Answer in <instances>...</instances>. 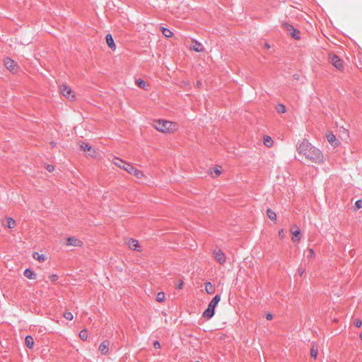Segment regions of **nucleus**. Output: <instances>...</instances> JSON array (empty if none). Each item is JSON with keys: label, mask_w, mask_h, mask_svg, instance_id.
Returning a JSON list of instances; mask_svg holds the SVG:
<instances>
[{"label": "nucleus", "mask_w": 362, "mask_h": 362, "mask_svg": "<svg viewBox=\"0 0 362 362\" xmlns=\"http://www.w3.org/2000/svg\"><path fill=\"white\" fill-rule=\"evenodd\" d=\"M23 275L29 279H35L37 274L30 269H25Z\"/></svg>", "instance_id": "a211bd4d"}, {"label": "nucleus", "mask_w": 362, "mask_h": 362, "mask_svg": "<svg viewBox=\"0 0 362 362\" xmlns=\"http://www.w3.org/2000/svg\"><path fill=\"white\" fill-rule=\"evenodd\" d=\"M153 346L155 349H160V342L158 341H155L153 342Z\"/></svg>", "instance_id": "e433bc0d"}, {"label": "nucleus", "mask_w": 362, "mask_h": 362, "mask_svg": "<svg viewBox=\"0 0 362 362\" xmlns=\"http://www.w3.org/2000/svg\"><path fill=\"white\" fill-rule=\"evenodd\" d=\"M284 28L289 32L291 35L295 39V40H299L300 39V31L297 29H296L292 25L285 23H284Z\"/></svg>", "instance_id": "423d86ee"}, {"label": "nucleus", "mask_w": 362, "mask_h": 362, "mask_svg": "<svg viewBox=\"0 0 362 362\" xmlns=\"http://www.w3.org/2000/svg\"><path fill=\"white\" fill-rule=\"evenodd\" d=\"M162 33L166 37H171L173 35V32L170 29L166 28H162Z\"/></svg>", "instance_id": "a878e982"}, {"label": "nucleus", "mask_w": 362, "mask_h": 362, "mask_svg": "<svg viewBox=\"0 0 362 362\" xmlns=\"http://www.w3.org/2000/svg\"><path fill=\"white\" fill-rule=\"evenodd\" d=\"M360 339H361L362 341V332L360 334Z\"/></svg>", "instance_id": "49530a36"}, {"label": "nucleus", "mask_w": 362, "mask_h": 362, "mask_svg": "<svg viewBox=\"0 0 362 362\" xmlns=\"http://www.w3.org/2000/svg\"><path fill=\"white\" fill-rule=\"evenodd\" d=\"M265 47L267 48H269L270 47V46H269V45L268 43H265Z\"/></svg>", "instance_id": "c03bdc74"}, {"label": "nucleus", "mask_w": 362, "mask_h": 362, "mask_svg": "<svg viewBox=\"0 0 362 362\" xmlns=\"http://www.w3.org/2000/svg\"><path fill=\"white\" fill-rule=\"evenodd\" d=\"M221 300L220 295H216L209 302L207 308L202 313V317H213L215 313V308Z\"/></svg>", "instance_id": "7ed1b4c3"}, {"label": "nucleus", "mask_w": 362, "mask_h": 362, "mask_svg": "<svg viewBox=\"0 0 362 362\" xmlns=\"http://www.w3.org/2000/svg\"><path fill=\"white\" fill-rule=\"evenodd\" d=\"M33 257L40 262H42L45 260V257L44 255H40L38 252H34L33 254Z\"/></svg>", "instance_id": "b1692460"}, {"label": "nucleus", "mask_w": 362, "mask_h": 362, "mask_svg": "<svg viewBox=\"0 0 362 362\" xmlns=\"http://www.w3.org/2000/svg\"><path fill=\"white\" fill-rule=\"evenodd\" d=\"M66 245L72 246H81L82 245V242L74 237H69L66 239Z\"/></svg>", "instance_id": "ddd939ff"}, {"label": "nucleus", "mask_w": 362, "mask_h": 362, "mask_svg": "<svg viewBox=\"0 0 362 362\" xmlns=\"http://www.w3.org/2000/svg\"><path fill=\"white\" fill-rule=\"evenodd\" d=\"M110 344V341L105 340L103 341L99 346V351L102 354H107L109 350V346Z\"/></svg>", "instance_id": "f8f14e48"}, {"label": "nucleus", "mask_w": 362, "mask_h": 362, "mask_svg": "<svg viewBox=\"0 0 362 362\" xmlns=\"http://www.w3.org/2000/svg\"><path fill=\"white\" fill-rule=\"evenodd\" d=\"M113 163L115 165L119 167L120 168H122V165L128 164L127 163L124 162V160H122L120 158H117V157L113 158Z\"/></svg>", "instance_id": "aec40b11"}, {"label": "nucleus", "mask_w": 362, "mask_h": 362, "mask_svg": "<svg viewBox=\"0 0 362 362\" xmlns=\"http://www.w3.org/2000/svg\"><path fill=\"white\" fill-rule=\"evenodd\" d=\"M356 206L358 209L362 208V199H359V200L356 202Z\"/></svg>", "instance_id": "f704fd0d"}, {"label": "nucleus", "mask_w": 362, "mask_h": 362, "mask_svg": "<svg viewBox=\"0 0 362 362\" xmlns=\"http://www.w3.org/2000/svg\"><path fill=\"white\" fill-rule=\"evenodd\" d=\"M318 353L317 346L315 344H313L310 349V356L315 359Z\"/></svg>", "instance_id": "5701e85b"}, {"label": "nucleus", "mask_w": 362, "mask_h": 362, "mask_svg": "<svg viewBox=\"0 0 362 362\" xmlns=\"http://www.w3.org/2000/svg\"><path fill=\"white\" fill-rule=\"evenodd\" d=\"M266 317H273V315H272V313H267V315H266Z\"/></svg>", "instance_id": "79ce46f5"}, {"label": "nucleus", "mask_w": 362, "mask_h": 362, "mask_svg": "<svg viewBox=\"0 0 362 362\" xmlns=\"http://www.w3.org/2000/svg\"><path fill=\"white\" fill-rule=\"evenodd\" d=\"M291 233L293 235L292 240L293 242H298L301 238V232L299 228L296 225L292 226L291 228Z\"/></svg>", "instance_id": "0eeeda50"}, {"label": "nucleus", "mask_w": 362, "mask_h": 362, "mask_svg": "<svg viewBox=\"0 0 362 362\" xmlns=\"http://www.w3.org/2000/svg\"><path fill=\"white\" fill-rule=\"evenodd\" d=\"M279 236L281 238H283L284 236V232L283 229H281L279 231Z\"/></svg>", "instance_id": "58836bf2"}, {"label": "nucleus", "mask_w": 362, "mask_h": 362, "mask_svg": "<svg viewBox=\"0 0 362 362\" xmlns=\"http://www.w3.org/2000/svg\"><path fill=\"white\" fill-rule=\"evenodd\" d=\"M136 83L139 88H143V89H147L148 86H147L146 81H144L143 79L139 78L136 80Z\"/></svg>", "instance_id": "393cba45"}, {"label": "nucleus", "mask_w": 362, "mask_h": 362, "mask_svg": "<svg viewBox=\"0 0 362 362\" xmlns=\"http://www.w3.org/2000/svg\"><path fill=\"white\" fill-rule=\"evenodd\" d=\"M327 139L329 141V143L333 146H337L339 144V141L337 139L336 136L332 133H329L327 135Z\"/></svg>", "instance_id": "dca6fc26"}, {"label": "nucleus", "mask_w": 362, "mask_h": 362, "mask_svg": "<svg viewBox=\"0 0 362 362\" xmlns=\"http://www.w3.org/2000/svg\"><path fill=\"white\" fill-rule=\"evenodd\" d=\"M190 48H191V49H192L197 52H202L204 50V46L202 45V44H201L200 42H199L197 40L193 41V45H192V47Z\"/></svg>", "instance_id": "4468645a"}, {"label": "nucleus", "mask_w": 362, "mask_h": 362, "mask_svg": "<svg viewBox=\"0 0 362 362\" xmlns=\"http://www.w3.org/2000/svg\"><path fill=\"white\" fill-rule=\"evenodd\" d=\"M309 252H310V257H313L315 256V252H314L313 249L310 248L309 249Z\"/></svg>", "instance_id": "ea45409f"}, {"label": "nucleus", "mask_w": 362, "mask_h": 362, "mask_svg": "<svg viewBox=\"0 0 362 362\" xmlns=\"http://www.w3.org/2000/svg\"><path fill=\"white\" fill-rule=\"evenodd\" d=\"M63 317H66V313H64V314L63 315Z\"/></svg>", "instance_id": "de8ad7c7"}, {"label": "nucleus", "mask_w": 362, "mask_h": 362, "mask_svg": "<svg viewBox=\"0 0 362 362\" xmlns=\"http://www.w3.org/2000/svg\"><path fill=\"white\" fill-rule=\"evenodd\" d=\"M105 40H106L107 46L113 50L115 49L116 45L115 44V42H114L112 35L111 34L106 35Z\"/></svg>", "instance_id": "2eb2a0df"}, {"label": "nucleus", "mask_w": 362, "mask_h": 362, "mask_svg": "<svg viewBox=\"0 0 362 362\" xmlns=\"http://www.w3.org/2000/svg\"><path fill=\"white\" fill-rule=\"evenodd\" d=\"M46 169L47 170V171L49 172H52L54 169V166L52 165H47V167H46Z\"/></svg>", "instance_id": "4c0bfd02"}, {"label": "nucleus", "mask_w": 362, "mask_h": 362, "mask_svg": "<svg viewBox=\"0 0 362 362\" xmlns=\"http://www.w3.org/2000/svg\"><path fill=\"white\" fill-rule=\"evenodd\" d=\"M267 214L271 220H275L276 218V215L275 212L270 209H267Z\"/></svg>", "instance_id": "cd10ccee"}, {"label": "nucleus", "mask_w": 362, "mask_h": 362, "mask_svg": "<svg viewBox=\"0 0 362 362\" xmlns=\"http://www.w3.org/2000/svg\"><path fill=\"white\" fill-rule=\"evenodd\" d=\"M297 151L303 155L311 163L321 164L324 163L325 158L322 151L312 145L308 140L303 139L297 145Z\"/></svg>", "instance_id": "f257e3e1"}, {"label": "nucleus", "mask_w": 362, "mask_h": 362, "mask_svg": "<svg viewBox=\"0 0 362 362\" xmlns=\"http://www.w3.org/2000/svg\"><path fill=\"white\" fill-rule=\"evenodd\" d=\"M263 143L266 146L271 147V146H272L274 141L270 136H264V139H263Z\"/></svg>", "instance_id": "412c9836"}, {"label": "nucleus", "mask_w": 362, "mask_h": 362, "mask_svg": "<svg viewBox=\"0 0 362 362\" xmlns=\"http://www.w3.org/2000/svg\"><path fill=\"white\" fill-rule=\"evenodd\" d=\"M165 297V293H163V292H158L157 296H156V300L158 302L161 303V302L164 301Z\"/></svg>", "instance_id": "c756f323"}, {"label": "nucleus", "mask_w": 362, "mask_h": 362, "mask_svg": "<svg viewBox=\"0 0 362 362\" xmlns=\"http://www.w3.org/2000/svg\"><path fill=\"white\" fill-rule=\"evenodd\" d=\"M201 84H202V83H201V82H200V81H197V87H199V86H201Z\"/></svg>", "instance_id": "37998d69"}, {"label": "nucleus", "mask_w": 362, "mask_h": 362, "mask_svg": "<svg viewBox=\"0 0 362 362\" xmlns=\"http://www.w3.org/2000/svg\"><path fill=\"white\" fill-rule=\"evenodd\" d=\"M122 169L125 170L129 174L136 176L137 178H141L144 176V173L141 170L136 169L132 164L129 163L122 165Z\"/></svg>", "instance_id": "20e7f679"}, {"label": "nucleus", "mask_w": 362, "mask_h": 362, "mask_svg": "<svg viewBox=\"0 0 362 362\" xmlns=\"http://www.w3.org/2000/svg\"><path fill=\"white\" fill-rule=\"evenodd\" d=\"M49 279L52 281H57L58 280L59 277L57 274H52L49 276Z\"/></svg>", "instance_id": "2f4dec72"}, {"label": "nucleus", "mask_w": 362, "mask_h": 362, "mask_svg": "<svg viewBox=\"0 0 362 362\" xmlns=\"http://www.w3.org/2000/svg\"><path fill=\"white\" fill-rule=\"evenodd\" d=\"M25 344L26 346L29 349L33 348L34 346V340L31 336H27L25 339Z\"/></svg>", "instance_id": "6ab92c4d"}, {"label": "nucleus", "mask_w": 362, "mask_h": 362, "mask_svg": "<svg viewBox=\"0 0 362 362\" xmlns=\"http://www.w3.org/2000/svg\"><path fill=\"white\" fill-rule=\"evenodd\" d=\"M125 243L131 250L139 251L140 245L137 240L129 238L125 242Z\"/></svg>", "instance_id": "9d476101"}, {"label": "nucleus", "mask_w": 362, "mask_h": 362, "mask_svg": "<svg viewBox=\"0 0 362 362\" xmlns=\"http://www.w3.org/2000/svg\"><path fill=\"white\" fill-rule=\"evenodd\" d=\"M67 314H68V315H69V317H74V316H73V315H72L71 313H68Z\"/></svg>", "instance_id": "a18cd8bd"}, {"label": "nucleus", "mask_w": 362, "mask_h": 362, "mask_svg": "<svg viewBox=\"0 0 362 362\" xmlns=\"http://www.w3.org/2000/svg\"><path fill=\"white\" fill-rule=\"evenodd\" d=\"M196 362H200V361H196Z\"/></svg>", "instance_id": "09e8293b"}, {"label": "nucleus", "mask_w": 362, "mask_h": 362, "mask_svg": "<svg viewBox=\"0 0 362 362\" xmlns=\"http://www.w3.org/2000/svg\"><path fill=\"white\" fill-rule=\"evenodd\" d=\"M329 62L338 70H342L344 68L343 61L336 54L329 56Z\"/></svg>", "instance_id": "39448f33"}, {"label": "nucleus", "mask_w": 362, "mask_h": 362, "mask_svg": "<svg viewBox=\"0 0 362 362\" xmlns=\"http://www.w3.org/2000/svg\"><path fill=\"white\" fill-rule=\"evenodd\" d=\"M276 110L279 113H284L286 112V107L283 104H278L276 106Z\"/></svg>", "instance_id": "7c9ffc66"}, {"label": "nucleus", "mask_w": 362, "mask_h": 362, "mask_svg": "<svg viewBox=\"0 0 362 362\" xmlns=\"http://www.w3.org/2000/svg\"><path fill=\"white\" fill-rule=\"evenodd\" d=\"M215 173H216L217 176L221 175V171L218 169H217V168L215 170Z\"/></svg>", "instance_id": "a19ab883"}, {"label": "nucleus", "mask_w": 362, "mask_h": 362, "mask_svg": "<svg viewBox=\"0 0 362 362\" xmlns=\"http://www.w3.org/2000/svg\"><path fill=\"white\" fill-rule=\"evenodd\" d=\"M155 128L161 132H170L176 129V124L168 120L159 119L155 122Z\"/></svg>", "instance_id": "f03ea898"}, {"label": "nucleus", "mask_w": 362, "mask_h": 362, "mask_svg": "<svg viewBox=\"0 0 362 362\" xmlns=\"http://www.w3.org/2000/svg\"><path fill=\"white\" fill-rule=\"evenodd\" d=\"M4 65L6 67V69L11 72H15L17 69L16 63L10 58H6L4 59Z\"/></svg>", "instance_id": "1a4fd4ad"}, {"label": "nucleus", "mask_w": 362, "mask_h": 362, "mask_svg": "<svg viewBox=\"0 0 362 362\" xmlns=\"http://www.w3.org/2000/svg\"><path fill=\"white\" fill-rule=\"evenodd\" d=\"M183 285H184V282L182 280H180L179 282H178V284L177 285V288L180 290L183 287Z\"/></svg>", "instance_id": "c9c22d12"}, {"label": "nucleus", "mask_w": 362, "mask_h": 362, "mask_svg": "<svg viewBox=\"0 0 362 362\" xmlns=\"http://www.w3.org/2000/svg\"><path fill=\"white\" fill-rule=\"evenodd\" d=\"M7 226L9 228H13L16 226V221L9 217L7 218Z\"/></svg>", "instance_id": "bb28decb"}, {"label": "nucleus", "mask_w": 362, "mask_h": 362, "mask_svg": "<svg viewBox=\"0 0 362 362\" xmlns=\"http://www.w3.org/2000/svg\"><path fill=\"white\" fill-rule=\"evenodd\" d=\"M60 91L64 97H66L69 99L72 100L73 98H75V95L74 94H72L71 89L66 86H62L60 87Z\"/></svg>", "instance_id": "6e6552de"}, {"label": "nucleus", "mask_w": 362, "mask_h": 362, "mask_svg": "<svg viewBox=\"0 0 362 362\" xmlns=\"http://www.w3.org/2000/svg\"><path fill=\"white\" fill-rule=\"evenodd\" d=\"M214 254L215 255L216 260L221 264H224L226 262V257L225 254L221 250H214Z\"/></svg>", "instance_id": "9b49d317"}, {"label": "nucleus", "mask_w": 362, "mask_h": 362, "mask_svg": "<svg viewBox=\"0 0 362 362\" xmlns=\"http://www.w3.org/2000/svg\"><path fill=\"white\" fill-rule=\"evenodd\" d=\"M204 290L208 294H213L215 292V286L211 282L204 284Z\"/></svg>", "instance_id": "f3484780"}, {"label": "nucleus", "mask_w": 362, "mask_h": 362, "mask_svg": "<svg viewBox=\"0 0 362 362\" xmlns=\"http://www.w3.org/2000/svg\"><path fill=\"white\" fill-rule=\"evenodd\" d=\"M81 148L83 149L84 151L94 152L92 146L86 142H82V144H81Z\"/></svg>", "instance_id": "4be33fe9"}, {"label": "nucleus", "mask_w": 362, "mask_h": 362, "mask_svg": "<svg viewBox=\"0 0 362 362\" xmlns=\"http://www.w3.org/2000/svg\"><path fill=\"white\" fill-rule=\"evenodd\" d=\"M354 324L356 327H360L362 325V321L358 319L354 322Z\"/></svg>", "instance_id": "72a5a7b5"}, {"label": "nucleus", "mask_w": 362, "mask_h": 362, "mask_svg": "<svg viewBox=\"0 0 362 362\" xmlns=\"http://www.w3.org/2000/svg\"><path fill=\"white\" fill-rule=\"evenodd\" d=\"M304 272H305V269L303 268L302 267H299L298 269V273L299 276H302L303 274H304Z\"/></svg>", "instance_id": "473e14b6"}, {"label": "nucleus", "mask_w": 362, "mask_h": 362, "mask_svg": "<svg viewBox=\"0 0 362 362\" xmlns=\"http://www.w3.org/2000/svg\"><path fill=\"white\" fill-rule=\"evenodd\" d=\"M79 337L81 339L85 341L88 338V330L87 329H83L79 332Z\"/></svg>", "instance_id": "c85d7f7f"}]
</instances>
